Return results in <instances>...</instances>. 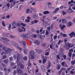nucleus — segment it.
Wrapping results in <instances>:
<instances>
[{
    "label": "nucleus",
    "instance_id": "nucleus-13",
    "mask_svg": "<svg viewBox=\"0 0 75 75\" xmlns=\"http://www.w3.org/2000/svg\"><path fill=\"white\" fill-rule=\"evenodd\" d=\"M22 42H23V44L24 45V46H25V42L24 41H20V44H22Z\"/></svg>",
    "mask_w": 75,
    "mask_h": 75
},
{
    "label": "nucleus",
    "instance_id": "nucleus-60",
    "mask_svg": "<svg viewBox=\"0 0 75 75\" xmlns=\"http://www.w3.org/2000/svg\"><path fill=\"white\" fill-rule=\"evenodd\" d=\"M57 69H60V67L59 66H57Z\"/></svg>",
    "mask_w": 75,
    "mask_h": 75
},
{
    "label": "nucleus",
    "instance_id": "nucleus-39",
    "mask_svg": "<svg viewBox=\"0 0 75 75\" xmlns=\"http://www.w3.org/2000/svg\"><path fill=\"white\" fill-rule=\"evenodd\" d=\"M21 25H23V27H25V26H26V25H25V24L24 23H21Z\"/></svg>",
    "mask_w": 75,
    "mask_h": 75
},
{
    "label": "nucleus",
    "instance_id": "nucleus-64",
    "mask_svg": "<svg viewBox=\"0 0 75 75\" xmlns=\"http://www.w3.org/2000/svg\"><path fill=\"white\" fill-rule=\"evenodd\" d=\"M69 52H73V50L72 49H71L69 50Z\"/></svg>",
    "mask_w": 75,
    "mask_h": 75
},
{
    "label": "nucleus",
    "instance_id": "nucleus-1",
    "mask_svg": "<svg viewBox=\"0 0 75 75\" xmlns=\"http://www.w3.org/2000/svg\"><path fill=\"white\" fill-rule=\"evenodd\" d=\"M74 47L73 45H71V43H68V44H67V43H65V45L64 46V48H65L66 50H69L70 48H72Z\"/></svg>",
    "mask_w": 75,
    "mask_h": 75
},
{
    "label": "nucleus",
    "instance_id": "nucleus-28",
    "mask_svg": "<svg viewBox=\"0 0 75 75\" xmlns=\"http://www.w3.org/2000/svg\"><path fill=\"white\" fill-rule=\"evenodd\" d=\"M4 40L6 41H7V42L9 41V40H8V39L5 38H4Z\"/></svg>",
    "mask_w": 75,
    "mask_h": 75
},
{
    "label": "nucleus",
    "instance_id": "nucleus-11",
    "mask_svg": "<svg viewBox=\"0 0 75 75\" xmlns=\"http://www.w3.org/2000/svg\"><path fill=\"white\" fill-rule=\"evenodd\" d=\"M59 8H56L55 9V11L53 12V13H57L59 11Z\"/></svg>",
    "mask_w": 75,
    "mask_h": 75
},
{
    "label": "nucleus",
    "instance_id": "nucleus-44",
    "mask_svg": "<svg viewBox=\"0 0 75 75\" xmlns=\"http://www.w3.org/2000/svg\"><path fill=\"white\" fill-rule=\"evenodd\" d=\"M49 52H47L46 53V54H45V55H46V56H48V55H49Z\"/></svg>",
    "mask_w": 75,
    "mask_h": 75
},
{
    "label": "nucleus",
    "instance_id": "nucleus-22",
    "mask_svg": "<svg viewBox=\"0 0 75 75\" xmlns=\"http://www.w3.org/2000/svg\"><path fill=\"white\" fill-rule=\"evenodd\" d=\"M75 63V60H73L71 62V65H74Z\"/></svg>",
    "mask_w": 75,
    "mask_h": 75
},
{
    "label": "nucleus",
    "instance_id": "nucleus-33",
    "mask_svg": "<svg viewBox=\"0 0 75 75\" xmlns=\"http://www.w3.org/2000/svg\"><path fill=\"white\" fill-rule=\"evenodd\" d=\"M41 68L42 70H44L45 69V67H44V66L43 65L41 66Z\"/></svg>",
    "mask_w": 75,
    "mask_h": 75
},
{
    "label": "nucleus",
    "instance_id": "nucleus-9",
    "mask_svg": "<svg viewBox=\"0 0 75 75\" xmlns=\"http://www.w3.org/2000/svg\"><path fill=\"white\" fill-rule=\"evenodd\" d=\"M17 62H18L19 61H20V55L19 54H18L17 55Z\"/></svg>",
    "mask_w": 75,
    "mask_h": 75
},
{
    "label": "nucleus",
    "instance_id": "nucleus-24",
    "mask_svg": "<svg viewBox=\"0 0 75 75\" xmlns=\"http://www.w3.org/2000/svg\"><path fill=\"white\" fill-rule=\"evenodd\" d=\"M47 61V59H43V61H42V62L43 63V64H45V62H46V61Z\"/></svg>",
    "mask_w": 75,
    "mask_h": 75
},
{
    "label": "nucleus",
    "instance_id": "nucleus-23",
    "mask_svg": "<svg viewBox=\"0 0 75 75\" xmlns=\"http://www.w3.org/2000/svg\"><path fill=\"white\" fill-rule=\"evenodd\" d=\"M11 24H10L8 27V30H11Z\"/></svg>",
    "mask_w": 75,
    "mask_h": 75
},
{
    "label": "nucleus",
    "instance_id": "nucleus-3",
    "mask_svg": "<svg viewBox=\"0 0 75 75\" xmlns=\"http://www.w3.org/2000/svg\"><path fill=\"white\" fill-rule=\"evenodd\" d=\"M12 51V50L8 48L7 49H6L5 51V52L4 53V52H3L1 53V55H3L4 54H7L10 51Z\"/></svg>",
    "mask_w": 75,
    "mask_h": 75
},
{
    "label": "nucleus",
    "instance_id": "nucleus-6",
    "mask_svg": "<svg viewBox=\"0 0 75 75\" xmlns=\"http://www.w3.org/2000/svg\"><path fill=\"white\" fill-rule=\"evenodd\" d=\"M27 20L25 19V23H29L30 21V20H31V18L30 17L28 16L27 17Z\"/></svg>",
    "mask_w": 75,
    "mask_h": 75
},
{
    "label": "nucleus",
    "instance_id": "nucleus-58",
    "mask_svg": "<svg viewBox=\"0 0 75 75\" xmlns=\"http://www.w3.org/2000/svg\"><path fill=\"white\" fill-rule=\"evenodd\" d=\"M66 14V13H65V12L64 11H63V15L64 16H65Z\"/></svg>",
    "mask_w": 75,
    "mask_h": 75
},
{
    "label": "nucleus",
    "instance_id": "nucleus-30",
    "mask_svg": "<svg viewBox=\"0 0 75 75\" xmlns=\"http://www.w3.org/2000/svg\"><path fill=\"white\" fill-rule=\"evenodd\" d=\"M2 25H3V26H4V27H6V24H5V23H4V21H2Z\"/></svg>",
    "mask_w": 75,
    "mask_h": 75
},
{
    "label": "nucleus",
    "instance_id": "nucleus-8",
    "mask_svg": "<svg viewBox=\"0 0 75 75\" xmlns=\"http://www.w3.org/2000/svg\"><path fill=\"white\" fill-rule=\"evenodd\" d=\"M34 44H37V45H40V42L37 40H36L34 41Z\"/></svg>",
    "mask_w": 75,
    "mask_h": 75
},
{
    "label": "nucleus",
    "instance_id": "nucleus-37",
    "mask_svg": "<svg viewBox=\"0 0 75 75\" xmlns=\"http://www.w3.org/2000/svg\"><path fill=\"white\" fill-rule=\"evenodd\" d=\"M15 47H17V48H18L19 50H22V49L21 48L19 47L18 46H15Z\"/></svg>",
    "mask_w": 75,
    "mask_h": 75
},
{
    "label": "nucleus",
    "instance_id": "nucleus-43",
    "mask_svg": "<svg viewBox=\"0 0 75 75\" xmlns=\"http://www.w3.org/2000/svg\"><path fill=\"white\" fill-rule=\"evenodd\" d=\"M63 37H67V35L65 34H63Z\"/></svg>",
    "mask_w": 75,
    "mask_h": 75
},
{
    "label": "nucleus",
    "instance_id": "nucleus-26",
    "mask_svg": "<svg viewBox=\"0 0 75 75\" xmlns=\"http://www.w3.org/2000/svg\"><path fill=\"white\" fill-rule=\"evenodd\" d=\"M68 24L69 26V27H70V26H71V25H72V23L71 22H68Z\"/></svg>",
    "mask_w": 75,
    "mask_h": 75
},
{
    "label": "nucleus",
    "instance_id": "nucleus-20",
    "mask_svg": "<svg viewBox=\"0 0 75 75\" xmlns=\"http://www.w3.org/2000/svg\"><path fill=\"white\" fill-rule=\"evenodd\" d=\"M74 69H73L70 71V73L71 74H74Z\"/></svg>",
    "mask_w": 75,
    "mask_h": 75
},
{
    "label": "nucleus",
    "instance_id": "nucleus-18",
    "mask_svg": "<svg viewBox=\"0 0 75 75\" xmlns=\"http://www.w3.org/2000/svg\"><path fill=\"white\" fill-rule=\"evenodd\" d=\"M23 29H20V28H18V31L19 32H22L23 31Z\"/></svg>",
    "mask_w": 75,
    "mask_h": 75
},
{
    "label": "nucleus",
    "instance_id": "nucleus-42",
    "mask_svg": "<svg viewBox=\"0 0 75 75\" xmlns=\"http://www.w3.org/2000/svg\"><path fill=\"white\" fill-rule=\"evenodd\" d=\"M57 38V35H55L54 36V40H56Z\"/></svg>",
    "mask_w": 75,
    "mask_h": 75
},
{
    "label": "nucleus",
    "instance_id": "nucleus-41",
    "mask_svg": "<svg viewBox=\"0 0 75 75\" xmlns=\"http://www.w3.org/2000/svg\"><path fill=\"white\" fill-rule=\"evenodd\" d=\"M69 57H71V56H72V52H69Z\"/></svg>",
    "mask_w": 75,
    "mask_h": 75
},
{
    "label": "nucleus",
    "instance_id": "nucleus-17",
    "mask_svg": "<svg viewBox=\"0 0 75 75\" xmlns=\"http://www.w3.org/2000/svg\"><path fill=\"white\" fill-rule=\"evenodd\" d=\"M50 12H49V11H45L43 12V14H44L46 15L47 14H48Z\"/></svg>",
    "mask_w": 75,
    "mask_h": 75
},
{
    "label": "nucleus",
    "instance_id": "nucleus-10",
    "mask_svg": "<svg viewBox=\"0 0 75 75\" xmlns=\"http://www.w3.org/2000/svg\"><path fill=\"white\" fill-rule=\"evenodd\" d=\"M17 72L19 74H22L23 73V71L19 69H17Z\"/></svg>",
    "mask_w": 75,
    "mask_h": 75
},
{
    "label": "nucleus",
    "instance_id": "nucleus-2",
    "mask_svg": "<svg viewBox=\"0 0 75 75\" xmlns=\"http://www.w3.org/2000/svg\"><path fill=\"white\" fill-rule=\"evenodd\" d=\"M29 55L31 56L32 59H34V52L33 50H32L30 52Z\"/></svg>",
    "mask_w": 75,
    "mask_h": 75
},
{
    "label": "nucleus",
    "instance_id": "nucleus-12",
    "mask_svg": "<svg viewBox=\"0 0 75 75\" xmlns=\"http://www.w3.org/2000/svg\"><path fill=\"white\" fill-rule=\"evenodd\" d=\"M36 51L37 52L38 54H40L42 52V50H39L38 49H36Z\"/></svg>",
    "mask_w": 75,
    "mask_h": 75
},
{
    "label": "nucleus",
    "instance_id": "nucleus-36",
    "mask_svg": "<svg viewBox=\"0 0 75 75\" xmlns=\"http://www.w3.org/2000/svg\"><path fill=\"white\" fill-rule=\"evenodd\" d=\"M74 6H75V5L74 4H71L70 6V7H74Z\"/></svg>",
    "mask_w": 75,
    "mask_h": 75
},
{
    "label": "nucleus",
    "instance_id": "nucleus-31",
    "mask_svg": "<svg viewBox=\"0 0 75 75\" xmlns=\"http://www.w3.org/2000/svg\"><path fill=\"white\" fill-rule=\"evenodd\" d=\"M18 66V67H20V66H21V62H18L17 64Z\"/></svg>",
    "mask_w": 75,
    "mask_h": 75
},
{
    "label": "nucleus",
    "instance_id": "nucleus-63",
    "mask_svg": "<svg viewBox=\"0 0 75 75\" xmlns=\"http://www.w3.org/2000/svg\"><path fill=\"white\" fill-rule=\"evenodd\" d=\"M37 35H34L33 36L34 38H37Z\"/></svg>",
    "mask_w": 75,
    "mask_h": 75
},
{
    "label": "nucleus",
    "instance_id": "nucleus-47",
    "mask_svg": "<svg viewBox=\"0 0 75 75\" xmlns=\"http://www.w3.org/2000/svg\"><path fill=\"white\" fill-rule=\"evenodd\" d=\"M57 59H60V57H59V55H57Z\"/></svg>",
    "mask_w": 75,
    "mask_h": 75
},
{
    "label": "nucleus",
    "instance_id": "nucleus-45",
    "mask_svg": "<svg viewBox=\"0 0 75 75\" xmlns=\"http://www.w3.org/2000/svg\"><path fill=\"white\" fill-rule=\"evenodd\" d=\"M21 68L22 69H24V66L23 65H21Z\"/></svg>",
    "mask_w": 75,
    "mask_h": 75
},
{
    "label": "nucleus",
    "instance_id": "nucleus-55",
    "mask_svg": "<svg viewBox=\"0 0 75 75\" xmlns=\"http://www.w3.org/2000/svg\"><path fill=\"white\" fill-rule=\"evenodd\" d=\"M74 13V11L72 10V9H71L70 11V13Z\"/></svg>",
    "mask_w": 75,
    "mask_h": 75
},
{
    "label": "nucleus",
    "instance_id": "nucleus-50",
    "mask_svg": "<svg viewBox=\"0 0 75 75\" xmlns=\"http://www.w3.org/2000/svg\"><path fill=\"white\" fill-rule=\"evenodd\" d=\"M10 17V15H8V16H6V18H9Z\"/></svg>",
    "mask_w": 75,
    "mask_h": 75
},
{
    "label": "nucleus",
    "instance_id": "nucleus-56",
    "mask_svg": "<svg viewBox=\"0 0 75 75\" xmlns=\"http://www.w3.org/2000/svg\"><path fill=\"white\" fill-rule=\"evenodd\" d=\"M32 6H35V2H33L32 4Z\"/></svg>",
    "mask_w": 75,
    "mask_h": 75
},
{
    "label": "nucleus",
    "instance_id": "nucleus-34",
    "mask_svg": "<svg viewBox=\"0 0 75 75\" xmlns=\"http://www.w3.org/2000/svg\"><path fill=\"white\" fill-rule=\"evenodd\" d=\"M63 57L64 58L65 60H66V58H67V55H63Z\"/></svg>",
    "mask_w": 75,
    "mask_h": 75
},
{
    "label": "nucleus",
    "instance_id": "nucleus-16",
    "mask_svg": "<svg viewBox=\"0 0 75 75\" xmlns=\"http://www.w3.org/2000/svg\"><path fill=\"white\" fill-rule=\"evenodd\" d=\"M50 67H51V63L49 62L48 63V65L47 67V69H49L50 68Z\"/></svg>",
    "mask_w": 75,
    "mask_h": 75
},
{
    "label": "nucleus",
    "instance_id": "nucleus-4",
    "mask_svg": "<svg viewBox=\"0 0 75 75\" xmlns=\"http://www.w3.org/2000/svg\"><path fill=\"white\" fill-rule=\"evenodd\" d=\"M69 36L71 37V38H72V37H75V33L74 32H72L71 33L69 34Z\"/></svg>",
    "mask_w": 75,
    "mask_h": 75
},
{
    "label": "nucleus",
    "instance_id": "nucleus-5",
    "mask_svg": "<svg viewBox=\"0 0 75 75\" xmlns=\"http://www.w3.org/2000/svg\"><path fill=\"white\" fill-rule=\"evenodd\" d=\"M61 65L63 67H68V66L67 65V64L66 63V62L64 61L62 63Z\"/></svg>",
    "mask_w": 75,
    "mask_h": 75
},
{
    "label": "nucleus",
    "instance_id": "nucleus-59",
    "mask_svg": "<svg viewBox=\"0 0 75 75\" xmlns=\"http://www.w3.org/2000/svg\"><path fill=\"white\" fill-rule=\"evenodd\" d=\"M50 28H50V26H49L47 28V30H48L49 31H50Z\"/></svg>",
    "mask_w": 75,
    "mask_h": 75
},
{
    "label": "nucleus",
    "instance_id": "nucleus-54",
    "mask_svg": "<svg viewBox=\"0 0 75 75\" xmlns=\"http://www.w3.org/2000/svg\"><path fill=\"white\" fill-rule=\"evenodd\" d=\"M17 56L16 55H14L13 57V58H14V59H16V58H17Z\"/></svg>",
    "mask_w": 75,
    "mask_h": 75
},
{
    "label": "nucleus",
    "instance_id": "nucleus-51",
    "mask_svg": "<svg viewBox=\"0 0 75 75\" xmlns=\"http://www.w3.org/2000/svg\"><path fill=\"white\" fill-rule=\"evenodd\" d=\"M49 34V33H48V32L47 30H46V35H48Z\"/></svg>",
    "mask_w": 75,
    "mask_h": 75
},
{
    "label": "nucleus",
    "instance_id": "nucleus-7",
    "mask_svg": "<svg viewBox=\"0 0 75 75\" xmlns=\"http://www.w3.org/2000/svg\"><path fill=\"white\" fill-rule=\"evenodd\" d=\"M59 27L61 28V30H63L65 27H66V26L64 25H63L62 26V24H60L59 25Z\"/></svg>",
    "mask_w": 75,
    "mask_h": 75
},
{
    "label": "nucleus",
    "instance_id": "nucleus-32",
    "mask_svg": "<svg viewBox=\"0 0 75 75\" xmlns=\"http://www.w3.org/2000/svg\"><path fill=\"white\" fill-rule=\"evenodd\" d=\"M3 40H4V38H1L0 39L1 41L3 42Z\"/></svg>",
    "mask_w": 75,
    "mask_h": 75
},
{
    "label": "nucleus",
    "instance_id": "nucleus-49",
    "mask_svg": "<svg viewBox=\"0 0 75 75\" xmlns=\"http://www.w3.org/2000/svg\"><path fill=\"white\" fill-rule=\"evenodd\" d=\"M23 59L24 60H27V57L25 56V57L23 58Z\"/></svg>",
    "mask_w": 75,
    "mask_h": 75
},
{
    "label": "nucleus",
    "instance_id": "nucleus-27",
    "mask_svg": "<svg viewBox=\"0 0 75 75\" xmlns=\"http://www.w3.org/2000/svg\"><path fill=\"white\" fill-rule=\"evenodd\" d=\"M73 68V66H70L69 68H68L67 69L68 71H69V70H71V69H72Z\"/></svg>",
    "mask_w": 75,
    "mask_h": 75
},
{
    "label": "nucleus",
    "instance_id": "nucleus-52",
    "mask_svg": "<svg viewBox=\"0 0 75 75\" xmlns=\"http://www.w3.org/2000/svg\"><path fill=\"white\" fill-rule=\"evenodd\" d=\"M9 59L10 61H13V58H12V57H10Z\"/></svg>",
    "mask_w": 75,
    "mask_h": 75
},
{
    "label": "nucleus",
    "instance_id": "nucleus-25",
    "mask_svg": "<svg viewBox=\"0 0 75 75\" xmlns=\"http://www.w3.org/2000/svg\"><path fill=\"white\" fill-rule=\"evenodd\" d=\"M21 36L23 37H24V38H28V37L26 35H24L23 34Z\"/></svg>",
    "mask_w": 75,
    "mask_h": 75
},
{
    "label": "nucleus",
    "instance_id": "nucleus-48",
    "mask_svg": "<svg viewBox=\"0 0 75 75\" xmlns=\"http://www.w3.org/2000/svg\"><path fill=\"white\" fill-rule=\"evenodd\" d=\"M6 57H7V56H6L4 55L3 56V58L4 59H6Z\"/></svg>",
    "mask_w": 75,
    "mask_h": 75
},
{
    "label": "nucleus",
    "instance_id": "nucleus-53",
    "mask_svg": "<svg viewBox=\"0 0 75 75\" xmlns=\"http://www.w3.org/2000/svg\"><path fill=\"white\" fill-rule=\"evenodd\" d=\"M43 25H47V23H46V22H43Z\"/></svg>",
    "mask_w": 75,
    "mask_h": 75
},
{
    "label": "nucleus",
    "instance_id": "nucleus-40",
    "mask_svg": "<svg viewBox=\"0 0 75 75\" xmlns=\"http://www.w3.org/2000/svg\"><path fill=\"white\" fill-rule=\"evenodd\" d=\"M39 71V70L38 69H37L35 71V73H37L38 72V71Z\"/></svg>",
    "mask_w": 75,
    "mask_h": 75
},
{
    "label": "nucleus",
    "instance_id": "nucleus-14",
    "mask_svg": "<svg viewBox=\"0 0 75 75\" xmlns=\"http://www.w3.org/2000/svg\"><path fill=\"white\" fill-rule=\"evenodd\" d=\"M60 57H63L64 56V53L62 52H61L60 53H59Z\"/></svg>",
    "mask_w": 75,
    "mask_h": 75
},
{
    "label": "nucleus",
    "instance_id": "nucleus-38",
    "mask_svg": "<svg viewBox=\"0 0 75 75\" xmlns=\"http://www.w3.org/2000/svg\"><path fill=\"white\" fill-rule=\"evenodd\" d=\"M16 25L18 27H19L20 26V23H17Z\"/></svg>",
    "mask_w": 75,
    "mask_h": 75
},
{
    "label": "nucleus",
    "instance_id": "nucleus-62",
    "mask_svg": "<svg viewBox=\"0 0 75 75\" xmlns=\"http://www.w3.org/2000/svg\"><path fill=\"white\" fill-rule=\"evenodd\" d=\"M72 8L73 10H75V6H74V7H72Z\"/></svg>",
    "mask_w": 75,
    "mask_h": 75
},
{
    "label": "nucleus",
    "instance_id": "nucleus-19",
    "mask_svg": "<svg viewBox=\"0 0 75 75\" xmlns=\"http://www.w3.org/2000/svg\"><path fill=\"white\" fill-rule=\"evenodd\" d=\"M62 22L64 23H67V21L65 19H63L62 20Z\"/></svg>",
    "mask_w": 75,
    "mask_h": 75
},
{
    "label": "nucleus",
    "instance_id": "nucleus-29",
    "mask_svg": "<svg viewBox=\"0 0 75 75\" xmlns=\"http://www.w3.org/2000/svg\"><path fill=\"white\" fill-rule=\"evenodd\" d=\"M13 26H16V22H13L12 23Z\"/></svg>",
    "mask_w": 75,
    "mask_h": 75
},
{
    "label": "nucleus",
    "instance_id": "nucleus-57",
    "mask_svg": "<svg viewBox=\"0 0 75 75\" xmlns=\"http://www.w3.org/2000/svg\"><path fill=\"white\" fill-rule=\"evenodd\" d=\"M38 21L35 20L34 21V23H38Z\"/></svg>",
    "mask_w": 75,
    "mask_h": 75
},
{
    "label": "nucleus",
    "instance_id": "nucleus-35",
    "mask_svg": "<svg viewBox=\"0 0 75 75\" xmlns=\"http://www.w3.org/2000/svg\"><path fill=\"white\" fill-rule=\"evenodd\" d=\"M6 6H7V7H10V3H8L7 4H6Z\"/></svg>",
    "mask_w": 75,
    "mask_h": 75
},
{
    "label": "nucleus",
    "instance_id": "nucleus-15",
    "mask_svg": "<svg viewBox=\"0 0 75 75\" xmlns=\"http://www.w3.org/2000/svg\"><path fill=\"white\" fill-rule=\"evenodd\" d=\"M63 42V41L61 40H60L59 41V42L57 43V44L58 45H60V43H62Z\"/></svg>",
    "mask_w": 75,
    "mask_h": 75
},
{
    "label": "nucleus",
    "instance_id": "nucleus-21",
    "mask_svg": "<svg viewBox=\"0 0 75 75\" xmlns=\"http://www.w3.org/2000/svg\"><path fill=\"white\" fill-rule=\"evenodd\" d=\"M8 59H6L5 60H4V62L6 64L7 63H8Z\"/></svg>",
    "mask_w": 75,
    "mask_h": 75
},
{
    "label": "nucleus",
    "instance_id": "nucleus-46",
    "mask_svg": "<svg viewBox=\"0 0 75 75\" xmlns=\"http://www.w3.org/2000/svg\"><path fill=\"white\" fill-rule=\"evenodd\" d=\"M29 11H30V9H28L26 10V13H28V12H29Z\"/></svg>",
    "mask_w": 75,
    "mask_h": 75
},
{
    "label": "nucleus",
    "instance_id": "nucleus-61",
    "mask_svg": "<svg viewBox=\"0 0 75 75\" xmlns=\"http://www.w3.org/2000/svg\"><path fill=\"white\" fill-rule=\"evenodd\" d=\"M45 17H46V16H45V15H44L43 16V20L45 19Z\"/></svg>",
    "mask_w": 75,
    "mask_h": 75
}]
</instances>
